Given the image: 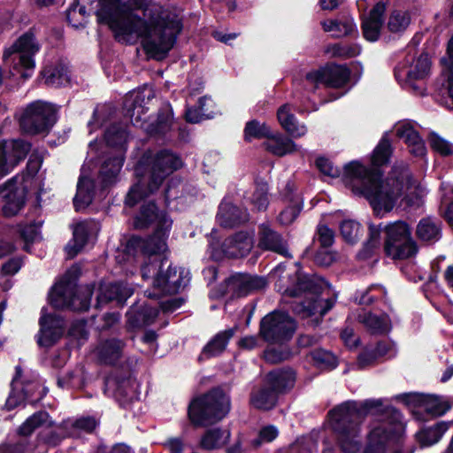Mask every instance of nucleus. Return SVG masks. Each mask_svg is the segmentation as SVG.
Wrapping results in <instances>:
<instances>
[{
    "mask_svg": "<svg viewBox=\"0 0 453 453\" xmlns=\"http://www.w3.org/2000/svg\"><path fill=\"white\" fill-rule=\"evenodd\" d=\"M95 14L97 23L108 26L116 37H146L142 49L157 61L168 56L183 29L181 19L154 0H98Z\"/></svg>",
    "mask_w": 453,
    "mask_h": 453,
    "instance_id": "f257e3e1",
    "label": "nucleus"
},
{
    "mask_svg": "<svg viewBox=\"0 0 453 453\" xmlns=\"http://www.w3.org/2000/svg\"><path fill=\"white\" fill-rule=\"evenodd\" d=\"M373 410L385 415L388 424L378 426L370 431L363 453H386L388 443L402 445L404 428L403 414L397 408L383 406L380 399H366L363 402L348 400L335 405L326 415L329 427L342 453H357L360 450L358 437L361 424Z\"/></svg>",
    "mask_w": 453,
    "mask_h": 453,
    "instance_id": "f03ea898",
    "label": "nucleus"
},
{
    "mask_svg": "<svg viewBox=\"0 0 453 453\" xmlns=\"http://www.w3.org/2000/svg\"><path fill=\"white\" fill-rule=\"evenodd\" d=\"M182 166L180 156L169 149H160L157 151L148 149L142 153L133 169L136 181L130 187L124 201L126 207L129 208L143 202L133 217L134 229L147 230L154 224L160 226L163 220H165V227H172L173 220L168 213L160 210L155 200L145 199L156 194L166 183L164 196L167 201L171 188L167 180Z\"/></svg>",
    "mask_w": 453,
    "mask_h": 453,
    "instance_id": "7ed1b4c3",
    "label": "nucleus"
},
{
    "mask_svg": "<svg viewBox=\"0 0 453 453\" xmlns=\"http://www.w3.org/2000/svg\"><path fill=\"white\" fill-rule=\"evenodd\" d=\"M342 173L345 179L361 181V193L376 216L381 211L389 212L393 210L395 199L391 193L383 190V170L370 168L357 160H353L344 165Z\"/></svg>",
    "mask_w": 453,
    "mask_h": 453,
    "instance_id": "20e7f679",
    "label": "nucleus"
},
{
    "mask_svg": "<svg viewBox=\"0 0 453 453\" xmlns=\"http://www.w3.org/2000/svg\"><path fill=\"white\" fill-rule=\"evenodd\" d=\"M81 270L78 265L69 268L49 293V303L55 310L83 312L88 311L95 294V286L86 284L78 290Z\"/></svg>",
    "mask_w": 453,
    "mask_h": 453,
    "instance_id": "39448f33",
    "label": "nucleus"
},
{
    "mask_svg": "<svg viewBox=\"0 0 453 453\" xmlns=\"http://www.w3.org/2000/svg\"><path fill=\"white\" fill-rule=\"evenodd\" d=\"M230 410V396L220 386H216L194 396L188 403L187 415L194 427H208L224 419Z\"/></svg>",
    "mask_w": 453,
    "mask_h": 453,
    "instance_id": "423d86ee",
    "label": "nucleus"
},
{
    "mask_svg": "<svg viewBox=\"0 0 453 453\" xmlns=\"http://www.w3.org/2000/svg\"><path fill=\"white\" fill-rule=\"evenodd\" d=\"M129 133L127 126L122 122L111 123L104 133V140L107 147L115 153L104 160L99 170L100 185L107 188L115 181L126 159L128 148Z\"/></svg>",
    "mask_w": 453,
    "mask_h": 453,
    "instance_id": "0eeeda50",
    "label": "nucleus"
},
{
    "mask_svg": "<svg viewBox=\"0 0 453 453\" xmlns=\"http://www.w3.org/2000/svg\"><path fill=\"white\" fill-rule=\"evenodd\" d=\"M384 252L393 260H405L417 255L418 247L411 236L410 225L403 220L384 226Z\"/></svg>",
    "mask_w": 453,
    "mask_h": 453,
    "instance_id": "6e6552de",
    "label": "nucleus"
},
{
    "mask_svg": "<svg viewBox=\"0 0 453 453\" xmlns=\"http://www.w3.org/2000/svg\"><path fill=\"white\" fill-rule=\"evenodd\" d=\"M58 121L55 104L41 100L28 104L24 109L19 124L21 131L30 135H47Z\"/></svg>",
    "mask_w": 453,
    "mask_h": 453,
    "instance_id": "1a4fd4ad",
    "label": "nucleus"
},
{
    "mask_svg": "<svg viewBox=\"0 0 453 453\" xmlns=\"http://www.w3.org/2000/svg\"><path fill=\"white\" fill-rule=\"evenodd\" d=\"M296 330V320L287 311L274 310L259 323V336L269 344L282 345L289 342Z\"/></svg>",
    "mask_w": 453,
    "mask_h": 453,
    "instance_id": "9d476101",
    "label": "nucleus"
},
{
    "mask_svg": "<svg viewBox=\"0 0 453 453\" xmlns=\"http://www.w3.org/2000/svg\"><path fill=\"white\" fill-rule=\"evenodd\" d=\"M267 285L265 277L245 273H234L215 286L211 293L216 299L230 295L231 299L245 297L254 292L264 289Z\"/></svg>",
    "mask_w": 453,
    "mask_h": 453,
    "instance_id": "9b49d317",
    "label": "nucleus"
},
{
    "mask_svg": "<svg viewBox=\"0 0 453 453\" xmlns=\"http://www.w3.org/2000/svg\"><path fill=\"white\" fill-rule=\"evenodd\" d=\"M106 388H113V397L119 408L132 411L133 405L139 402L140 392L134 388L129 372L115 371L104 379Z\"/></svg>",
    "mask_w": 453,
    "mask_h": 453,
    "instance_id": "f8f14e48",
    "label": "nucleus"
},
{
    "mask_svg": "<svg viewBox=\"0 0 453 453\" xmlns=\"http://www.w3.org/2000/svg\"><path fill=\"white\" fill-rule=\"evenodd\" d=\"M350 75L351 71L347 65L327 62L319 69L308 72L305 79L312 83L324 84L327 88H341L348 84Z\"/></svg>",
    "mask_w": 453,
    "mask_h": 453,
    "instance_id": "ddd939ff",
    "label": "nucleus"
},
{
    "mask_svg": "<svg viewBox=\"0 0 453 453\" xmlns=\"http://www.w3.org/2000/svg\"><path fill=\"white\" fill-rule=\"evenodd\" d=\"M32 149V143L21 138L0 141V177L7 175L25 160Z\"/></svg>",
    "mask_w": 453,
    "mask_h": 453,
    "instance_id": "4468645a",
    "label": "nucleus"
},
{
    "mask_svg": "<svg viewBox=\"0 0 453 453\" xmlns=\"http://www.w3.org/2000/svg\"><path fill=\"white\" fill-rule=\"evenodd\" d=\"M166 261L167 258L165 257L155 258L153 261L146 263L141 269L142 278H150V274H152L153 287L162 291L166 289L171 283L172 277L175 276L177 273L176 268H173L171 265L168 266L167 271L165 273L164 272V265ZM172 283L173 286L167 290L177 293L182 286L181 276L180 275V277L176 280L172 281Z\"/></svg>",
    "mask_w": 453,
    "mask_h": 453,
    "instance_id": "2eb2a0df",
    "label": "nucleus"
},
{
    "mask_svg": "<svg viewBox=\"0 0 453 453\" xmlns=\"http://www.w3.org/2000/svg\"><path fill=\"white\" fill-rule=\"evenodd\" d=\"M89 285L95 286L96 295L95 308L96 310H100L112 302L122 305L133 295V290L121 280L106 281L100 280L98 282L94 281Z\"/></svg>",
    "mask_w": 453,
    "mask_h": 453,
    "instance_id": "dca6fc26",
    "label": "nucleus"
},
{
    "mask_svg": "<svg viewBox=\"0 0 453 453\" xmlns=\"http://www.w3.org/2000/svg\"><path fill=\"white\" fill-rule=\"evenodd\" d=\"M252 248V237L248 232L240 231L226 238L219 250H213L211 256L216 260L242 258L250 253Z\"/></svg>",
    "mask_w": 453,
    "mask_h": 453,
    "instance_id": "f3484780",
    "label": "nucleus"
},
{
    "mask_svg": "<svg viewBox=\"0 0 453 453\" xmlns=\"http://www.w3.org/2000/svg\"><path fill=\"white\" fill-rule=\"evenodd\" d=\"M396 399L401 400L407 406L424 407L425 411L434 418L444 415L451 408L448 402L442 401L434 395L403 393L398 395Z\"/></svg>",
    "mask_w": 453,
    "mask_h": 453,
    "instance_id": "a211bd4d",
    "label": "nucleus"
},
{
    "mask_svg": "<svg viewBox=\"0 0 453 453\" xmlns=\"http://www.w3.org/2000/svg\"><path fill=\"white\" fill-rule=\"evenodd\" d=\"M19 176H14L0 185V196L4 199L2 212L5 218L17 215L26 203V189L18 187Z\"/></svg>",
    "mask_w": 453,
    "mask_h": 453,
    "instance_id": "6ab92c4d",
    "label": "nucleus"
},
{
    "mask_svg": "<svg viewBox=\"0 0 453 453\" xmlns=\"http://www.w3.org/2000/svg\"><path fill=\"white\" fill-rule=\"evenodd\" d=\"M387 4L383 1L377 2L366 17L361 20V30L363 37L370 42H377L381 35L385 24V13Z\"/></svg>",
    "mask_w": 453,
    "mask_h": 453,
    "instance_id": "aec40b11",
    "label": "nucleus"
},
{
    "mask_svg": "<svg viewBox=\"0 0 453 453\" xmlns=\"http://www.w3.org/2000/svg\"><path fill=\"white\" fill-rule=\"evenodd\" d=\"M296 372L291 367L275 368L270 371L265 379L269 386L279 396L289 393L295 387Z\"/></svg>",
    "mask_w": 453,
    "mask_h": 453,
    "instance_id": "412c9836",
    "label": "nucleus"
},
{
    "mask_svg": "<svg viewBox=\"0 0 453 453\" xmlns=\"http://www.w3.org/2000/svg\"><path fill=\"white\" fill-rule=\"evenodd\" d=\"M282 197L285 202L288 203V205L280 211L279 219L283 225H290L303 211V198L296 192L295 184L291 181H288L286 184Z\"/></svg>",
    "mask_w": 453,
    "mask_h": 453,
    "instance_id": "4be33fe9",
    "label": "nucleus"
},
{
    "mask_svg": "<svg viewBox=\"0 0 453 453\" xmlns=\"http://www.w3.org/2000/svg\"><path fill=\"white\" fill-rule=\"evenodd\" d=\"M257 247L262 250L273 251L285 257H291L282 235L265 224L259 226Z\"/></svg>",
    "mask_w": 453,
    "mask_h": 453,
    "instance_id": "5701e85b",
    "label": "nucleus"
},
{
    "mask_svg": "<svg viewBox=\"0 0 453 453\" xmlns=\"http://www.w3.org/2000/svg\"><path fill=\"white\" fill-rule=\"evenodd\" d=\"M164 226H165V220H163L160 226H156L153 233L144 238L143 256L148 257L149 263L156 258H152L153 256L160 257L167 248L166 240L172 227H165Z\"/></svg>",
    "mask_w": 453,
    "mask_h": 453,
    "instance_id": "b1692460",
    "label": "nucleus"
},
{
    "mask_svg": "<svg viewBox=\"0 0 453 453\" xmlns=\"http://www.w3.org/2000/svg\"><path fill=\"white\" fill-rule=\"evenodd\" d=\"M126 342L118 338H108L97 347V358L101 365L115 366L123 356Z\"/></svg>",
    "mask_w": 453,
    "mask_h": 453,
    "instance_id": "393cba45",
    "label": "nucleus"
},
{
    "mask_svg": "<svg viewBox=\"0 0 453 453\" xmlns=\"http://www.w3.org/2000/svg\"><path fill=\"white\" fill-rule=\"evenodd\" d=\"M431 68V60L427 52L423 51L416 59L415 65L407 71L405 85L417 95H423V88L417 84L418 81L426 79Z\"/></svg>",
    "mask_w": 453,
    "mask_h": 453,
    "instance_id": "a878e982",
    "label": "nucleus"
},
{
    "mask_svg": "<svg viewBox=\"0 0 453 453\" xmlns=\"http://www.w3.org/2000/svg\"><path fill=\"white\" fill-rule=\"evenodd\" d=\"M238 326L219 331L203 348L198 361L210 359L220 356L226 349L229 341L233 338Z\"/></svg>",
    "mask_w": 453,
    "mask_h": 453,
    "instance_id": "bb28decb",
    "label": "nucleus"
},
{
    "mask_svg": "<svg viewBox=\"0 0 453 453\" xmlns=\"http://www.w3.org/2000/svg\"><path fill=\"white\" fill-rule=\"evenodd\" d=\"M159 316V308L144 303L127 313V324L133 329L151 326Z\"/></svg>",
    "mask_w": 453,
    "mask_h": 453,
    "instance_id": "cd10ccee",
    "label": "nucleus"
},
{
    "mask_svg": "<svg viewBox=\"0 0 453 453\" xmlns=\"http://www.w3.org/2000/svg\"><path fill=\"white\" fill-rule=\"evenodd\" d=\"M56 318L51 314L41 316L40 337L37 343L41 347L50 348L54 346L62 337L63 332L61 327L56 325Z\"/></svg>",
    "mask_w": 453,
    "mask_h": 453,
    "instance_id": "c85d7f7f",
    "label": "nucleus"
},
{
    "mask_svg": "<svg viewBox=\"0 0 453 453\" xmlns=\"http://www.w3.org/2000/svg\"><path fill=\"white\" fill-rule=\"evenodd\" d=\"M323 283L326 281H319L315 279L314 275H309L301 271L296 272V281L291 287L287 288V293L291 297H299L303 293L311 295L322 294Z\"/></svg>",
    "mask_w": 453,
    "mask_h": 453,
    "instance_id": "c756f323",
    "label": "nucleus"
},
{
    "mask_svg": "<svg viewBox=\"0 0 453 453\" xmlns=\"http://www.w3.org/2000/svg\"><path fill=\"white\" fill-rule=\"evenodd\" d=\"M218 216L220 225L225 228H234L249 220L247 211L232 203H220Z\"/></svg>",
    "mask_w": 453,
    "mask_h": 453,
    "instance_id": "7c9ffc66",
    "label": "nucleus"
},
{
    "mask_svg": "<svg viewBox=\"0 0 453 453\" xmlns=\"http://www.w3.org/2000/svg\"><path fill=\"white\" fill-rule=\"evenodd\" d=\"M336 303L335 296L323 298L321 294H316L311 298L308 299L304 304V310L309 316L319 315L311 319V325L315 327L320 325L323 317L333 309Z\"/></svg>",
    "mask_w": 453,
    "mask_h": 453,
    "instance_id": "2f4dec72",
    "label": "nucleus"
},
{
    "mask_svg": "<svg viewBox=\"0 0 453 453\" xmlns=\"http://www.w3.org/2000/svg\"><path fill=\"white\" fill-rule=\"evenodd\" d=\"M416 236L426 244H434L441 239V222L430 217L422 218L416 227Z\"/></svg>",
    "mask_w": 453,
    "mask_h": 453,
    "instance_id": "473e14b6",
    "label": "nucleus"
},
{
    "mask_svg": "<svg viewBox=\"0 0 453 453\" xmlns=\"http://www.w3.org/2000/svg\"><path fill=\"white\" fill-rule=\"evenodd\" d=\"M68 66L58 61L54 65H46L41 72V75L48 86L62 87L70 83Z\"/></svg>",
    "mask_w": 453,
    "mask_h": 453,
    "instance_id": "72a5a7b5",
    "label": "nucleus"
},
{
    "mask_svg": "<svg viewBox=\"0 0 453 453\" xmlns=\"http://www.w3.org/2000/svg\"><path fill=\"white\" fill-rule=\"evenodd\" d=\"M95 196V183L87 177L81 176L77 183L76 194L73 197V203L76 211L89 206Z\"/></svg>",
    "mask_w": 453,
    "mask_h": 453,
    "instance_id": "f704fd0d",
    "label": "nucleus"
},
{
    "mask_svg": "<svg viewBox=\"0 0 453 453\" xmlns=\"http://www.w3.org/2000/svg\"><path fill=\"white\" fill-rule=\"evenodd\" d=\"M273 136L263 143L268 152L277 157H283L297 151V145L292 139L283 136L279 132H273Z\"/></svg>",
    "mask_w": 453,
    "mask_h": 453,
    "instance_id": "c9c22d12",
    "label": "nucleus"
},
{
    "mask_svg": "<svg viewBox=\"0 0 453 453\" xmlns=\"http://www.w3.org/2000/svg\"><path fill=\"white\" fill-rule=\"evenodd\" d=\"M277 119L282 128L289 135L298 138L305 134V127L298 126L297 119L296 115L291 112L289 104H285L278 109Z\"/></svg>",
    "mask_w": 453,
    "mask_h": 453,
    "instance_id": "e433bc0d",
    "label": "nucleus"
},
{
    "mask_svg": "<svg viewBox=\"0 0 453 453\" xmlns=\"http://www.w3.org/2000/svg\"><path fill=\"white\" fill-rule=\"evenodd\" d=\"M392 155L393 147L391 141L388 134H385L372 150L370 168L382 170L381 167L389 165Z\"/></svg>",
    "mask_w": 453,
    "mask_h": 453,
    "instance_id": "4c0bfd02",
    "label": "nucleus"
},
{
    "mask_svg": "<svg viewBox=\"0 0 453 453\" xmlns=\"http://www.w3.org/2000/svg\"><path fill=\"white\" fill-rule=\"evenodd\" d=\"M321 26L325 32H332V36L335 38L357 34V29L354 19L349 17L323 20L321 22Z\"/></svg>",
    "mask_w": 453,
    "mask_h": 453,
    "instance_id": "58836bf2",
    "label": "nucleus"
},
{
    "mask_svg": "<svg viewBox=\"0 0 453 453\" xmlns=\"http://www.w3.org/2000/svg\"><path fill=\"white\" fill-rule=\"evenodd\" d=\"M279 397L265 383V387L251 394L250 403L257 410L271 411L277 405Z\"/></svg>",
    "mask_w": 453,
    "mask_h": 453,
    "instance_id": "ea45409f",
    "label": "nucleus"
},
{
    "mask_svg": "<svg viewBox=\"0 0 453 453\" xmlns=\"http://www.w3.org/2000/svg\"><path fill=\"white\" fill-rule=\"evenodd\" d=\"M273 130L265 122H260L257 119L246 122L243 129V139L246 142H251L254 140H262L273 138Z\"/></svg>",
    "mask_w": 453,
    "mask_h": 453,
    "instance_id": "a19ab883",
    "label": "nucleus"
},
{
    "mask_svg": "<svg viewBox=\"0 0 453 453\" xmlns=\"http://www.w3.org/2000/svg\"><path fill=\"white\" fill-rule=\"evenodd\" d=\"M449 426L444 421L435 423L433 426L421 429L416 434V438L422 448L429 447L438 442Z\"/></svg>",
    "mask_w": 453,
    "mask_h": 453,
    "instance_id": "79ce46f5",
    "label": "nucleus"
},
{
    "mask_svg": "<svg viewBox=\"0 0 453 453\" xmlns=\"http://www.w3.org/2000/svg\"><path fill=\"white\" fill-rule=\"evenodd\" d=\"M312 365L319 369L332 371L338 366V358L331 351L322 348L311 349L307 355Z\"/></svg>",
    "mask_w": 453,
    "mask_h": 453,
    "instance_id": "37998d69",
    "label": "nucleus"
},
{
    "mask_svg": "<svg viewBox=\"0 0 453 453\" xmlns=\"http://www.w3.org/2000/svg\"><path fill=\"white\" fill-rule=\"evenodd\" d=\"M411 15L407 11L394 10L388 16L387 28L392 34H403L411 24Z\"/></svg>",
    "mask_w": 453,
    "mask_h": 453,
    "instance_id": "c03bdc74",
    "label": "nucleus"
},
{
    "mask_svg": "<svg viewBox=\"0 0 453 453\" xmlns=\"http://www.w3.org/2000/svg\"><path fill=\"white\" fill-rule=\"evenodd\" d=\"M254 183L255 190L251 196V203L258 211H265L269 205L268 183L264 178L261 177H257Z\"/></svg>",
    "mask_w": 453,
    "mask_h": 453,
    "instance_id": "a18cd8bd",
    "label": "nucleus"
},
{
    "mask_svg": "<svg viewBox=\"0 0 453 453\" xmlns=\"http://www.w3.org/2000/svg\"><path fill=\"white\" fill-rule=\"evenodd\" d=\"M12 48L20 54H36L40 50V45L36 42L33 28L28 29L21 35Z\"/></svg>",
    "mask_w": 453,
    "mask_h": 453,
    "instance_id": "49530a36",
    "label": "nucleus"
},
{
    "mask_svg": "<svg viewBox=\"0 0 453 453\" xmlns=\"http://www.w3.org/2000/svg\"><path fill=\"white\" fill-rule=\"evenodd\" d=\"M362 225L354 219H343L340 224V233L342 239L350 244L356 243L362 235Z\"/></svg>",
    "mask_w": 453,
    "mask_h": 453,
    "instance_id": "de8ad7c7",
    "label": "nucleus"
},
{
    "mask_svg": "<svg viewBox=\"0 0 453 453\" xmlns=\"http://www.w3.org/2000/svg\"><path fill=\"white\" fill-rule=\"evenodd\" d=\"M32 386L34 385L27 384L21 390H16L12 386H11V391L5 401L4 410L11 411L21 405L26 401L30 403L29 388Z\"/></svg>",
    "mask_w": 453,
    "mask_h": 453,
    "instance_id": "09e8293b",
    "label": "nucleus"
},
{
    "mask_svg": "<svg viewBox=\"0 0 453 453\" xmlns=\"http://www.w3.org/2000/svg\"><path fill=\"white\" fill-rule=\"evenodd\" d=\"M172 118V111L160 110L156 120L149 125V132L151 134H165L171 127Z\"/></svg>",
    "mask_w": 453,
    "mask_h": 453,
    "instance_id": "8fccbe9b",
    "label": "nucleus"
},
{
    "mask_svg": "<svg viewBox=\"0 0 453 453\" xmlns=\"http://www.w3.org/2000/svg\"><path fill=\"white\" fill-rule=\"evenodd\" d=\"M223 434V430L219 427L206 430L201 437L200 447L205 450L219 449Z\"/></svg>",
    "mask_w": 453,
    "mask_h": 453,
    "instance_id": "3c124183",
    "label": "nucleus"
},
{
    "mask_svg": "<svg viewBox=\"0 0 453 453\" xmlns=\"http://www.w3.org/2000/svg\"><path fill=\"white\" fill-rule=\"evenodd\" d=\"M428 142L431 149L441 157L453 155V144L440 136L437 133L431 132L428 135Z\"/></svg>",
    "mask_w": 453,
    "mask_h": 453,
    "instance_id": "603ef678",
    "label": "nucleus"
},
{
    "mask_svg": "<svg viewBox=\"0 0 453 453\" xmlns=\"http://www.w3.org/2000/svg\"><path fill=\"white\" fill-rule=\"evenodd\" d=\"M43 162L42 157L38 152H33L27 163L26 168L21 173V181L26 182L35 178Z\"/></svg>",
    "mask_w": 453,
    "mask_h": 453,
    "instance_id": "864d4df0",
    "label": "nucleus"
},
{
    "mask_svg": "<svg viewBox=\"0 0 453 453\" xmlns=\"http://www.w3.org/2000/svg\"><path fill=\"white\" fill-rule=\"evenodd\" d=\"M279 345L267 349L265 351V358L267 362L272 364H278L288 360L292 357V351L288 347Z\"/></svg>",
    "mask_w": 453,
    "mask_h": 453,
    "instance_id": "5fc2aeb1",
    "label": "nucleus"
},
{
    "mask_svg": "<svg viewBox=\"0 0 453 453\" xmlns=\"http://www.w3.org/2000/svg\"><path fill=\"white\" fill-rule=\"evenodd\" d=\"M362 323L372 331V334H384L388 330L385 319L372 312L365 315Z\"/></svg>",
    "mask_w": 453,
    "mask_h": 453,
    "instance_id": "6e6d98bb",
    "label": "nucleus"
},
{
    "mask_svg": "<svg viewBox=\"0 0 453 453\" xmlns=\"http://www.w3.org/2000/svg\"><path fill=\"white\" fill-rule=\"evenodd\" d=\"M279 435L278 428L273 425H266L258 432L257 437L253 439L251 441V445L254 448L260 447L263 443L272 442L274 441Z\"/></svg>",
    "mask_w": 453,
    "mask_h": 453,
    "instance_id": "4d7b16f0",
    "label": "nucleus"
},
{
    "mask_svg": "<svg viewBox=\"0 0 453 453\" xmlns=\"http://www.w3.org/2000/svg\"><path fill=\"white\" fill-rule=\"evenodd\" d=\"M315 166L324 175L336 179L342 174V170L334 166L333 162L324 156H319L315 160Z\"/></svg>",
    "mask_w": 453,
    "mask_h": 453,
    "instance_id": "13d9d810",
    "label": "nucleus"
},
{
    "mask_svg": "<svg viewBox=\"0 0 453 453\" xmlns=\"http://www.w3.org/2000/svg\"><path fill=\"white\" fill-rule=\"evenodd\" d=\"M396 135L403 139L407 146L423 140L418 131L410 123H405L399 127L396 130Z\"/></svg>",
    "mask_w": 453,
    "mask_h": 453,
    "instance_id": "bf43d9fd",
    "label": "nucleus"
},
{
    "mask_svg": "<svg viewBox=\"0 0 453 453\" xmlns=\"http://www.w3.org/2000/svg\"><path fill=\"white\" fill-rule=\"evenodd\" d=\"M74 246L73 247V254L80 252L88 241V230L83 224H78L73 233Z\"/></svg>",
    "mask_w": 453,
    "mask_h": 453,
    "instance_id": "052dcab7",
    "label": "nucleus"
},
{
    "mask_svg": "<svg viewBox=\"0 0 453 453\" xmlns=\"http://www.w3.org/2000/svg\"><path fill=\"white\" fill-rule=\"evenodd\" d=\"M316 236L322 249H327L334 242V232L327 225H319Z\"/></svg>",
    "mask_w": 453,
    "mask_h": 453,
    "instance_id": "680f3d73",
    "label": "nucleus"
},
{
    "mask_svg": "<svg viewBox=\"0 0 453 453\" xmlns=\"http://www.w3.org/2000/svg\"><path fill=\"white\" fill-rule=\"evenodd\" d=\"M144 243V238L139 236V235H132L130 238L127 241L124 252L129 256L136 257L138 255H144V249L143 246Z\"/></svg>",
    "mask_w": 453,
    "mask_h": 453,
    "instance_id": "e2e57ef3",
    "label": "nucleus"
},
{
    "mask_svg": "<svg viewBox=\"0 0 453 453\" xmlns=\"http://www.w3.org/2000/svg\"><path fill=\"white\" fill-rule=\"evenodd\" d=\"M377 357L371 349H364L357 357V370H365L369 366H373L377 364Z\"/></svg>",
    "mask_w": 453,
    "mask_h": 453,
    "instance_id": "0e129e2a",
    "label": "nucleus"
},
{
    "mask_svg": "<svg viewBox=\"0 0 453 453\" xmlns=\"http://www.w3.org/2000/svg\"><path fill=\"white\" fill-rule=\"evenodd\" d=\"M313 261L319 266L328 267L335 261V254L320 248L314 254Z\"/></svg>",
    "mask_w": 453,
    "mask_h": 453,
    "instance_id": "69168bd1",
    "label": "nucleus"
},
{
    "mask_svg": "<svg viewBox=\"0 0 453 453\" xmlns=\"http://www.w3.org/2000/svg\"><path fill=\"white\" fill-rule=\"evenodd\" d=\"M98 426L99 421L92 416L77 418L73 424L75 428L84 431L88 434H92Z\"/></svg>",
    "mask_w": 453,
    "mask_h": 453,
    "instance_id": "338daca9",
    "label": "nucleus"
},
{
    "mask_svg": "<svg viewBox=\"0 0 453 453\" xmlns=\"http://www.w3.org/2000/svg\"><path fill=\"white\" fill-rule=\"evenodd\" d=\"M95 453H134L126 443L119 442L109 448L104 443H100L96 448Z\"/></svg>",
    "mask_w": 453,
    "mask_h": 453,
    "instance_id": "774afa93",
    "label": "nucleus"
}]
</instances>
